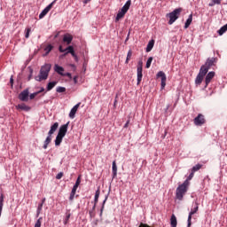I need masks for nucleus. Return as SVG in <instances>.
Returning a JSON list of instances; mask_svg holds the SVG:
<instances>
[{
    "instance_id": "nucleus-53",
    "label": "nucleus",
    "mask_w": 227,
    "mask_h": 227,
    "mask_svg": "<svg viewBox=\"0 0 227 227\" xmlns=\"http://www.w3.org/2000/svg\"><path fill=\"white\" fill-rule=\"evenodd\" d=\"M138 67H141V68L143 69V61L138 62Z\"/></svg>"
},
{
    "instance_id": "nucleus-45",
    "label": "nucleus",
    "mask_w": 227,
    "mask_h": 227,
    "mask_svg": "<svg viewBox=\"0 0 227 227\" xmlns=\"http://www.w3.org/2000/svg\"><path fill=\"white\" fill-rule=\"evenodd\" d=\"M36 95H38V93H37V92L33 93V94H30V96H29L30 100H33V98H35V97H36Z\"/></svg>"
},
{
    "instance_id": "nucleus-29",
    "label": "nucleus",
    "mask_w": 227,
    "mask_h": 227,
    "mask_svg": "<svg viewBox=\"0 0 227 227\" xmlns=\"http://www.w3.org/2000/svg\"><path fill=\"white\" fill-rule=\"evenodd\" d=\"M98 198H100V190H97L95 193V198H94L95 207H97V203H98Z\"/></svg>"
},
{
    "instance_id": "nucleus-30",
    "label": "nucleus",
    "mask_w": 227,
    "mask_h": 227,
    "mask_svg": "<svg viewBox=\"0 0 227 227\" xmlns=\"http://www.w3.org/2000/svg\"><path fill=\"white\" fill-rule=\"evenodd\" d=\"M201 168H203V165H201V164H197V165H195V166L192 167V171L193 173H196V171H200V169Z\"/></svg>"
},
{
    "instance_id": "nucleus-8",
    "label": "nucleus",
    "mask_w": 227,
    "mask_h": 227,
    "mask_svg": "<svg viewBox=\"0 0 227 227\" xmlns=\"http://www.w3.org/2000/svg\"><path fill=\"white\" fill-rule=\"evenodd\" d=\"M54 4H56V0L51 2L45 9L43 10V12L39 14V19H43V17H45V15H47V13L52 10V6H54Z\"/></svg>"
},
{
    "instance_id": "nucleus-38",
    "label": "nucleus",
    "mask_w": 227,
    "mask_h": 227,
    "mask_svg": "<svg viewBox=\"0 0 227 227\" xmlns=\"http://www.w3.org/2000/svg\"><path fill=\"white\" fill-rule=\"evenodd\" d=\"M70 216H71L70 213L66 214V218L64 220V224H67L68 223V221L70 220Z\"/></svg>"
},
{
    "instance_id": "nucleus-34",
    "label": "nucleus",
    "mask_w": 227,
    "mask_h": 227,
    "mask_svg": "<svg viewBox=\"0 0 227 227\" xmlns=\"http://www.w3.org/2000/svg\"><path fill=\"white\" fill-rule=\"evenodd\" d=\"M74 51V46H68L66 48V52L64 53V56H67V54H70V52Z\"/></svg>"
},
{
    "instance_id": "nucleus-18",
    "label": "nucleus",
    "mask_w": 227,
    "mask_h": 227,
    "mask_svg": "<svg viewBox=\"0 0 227 227\" xmlns=\"http://www.w3.org/2000/svg\"><path fill=\"white\" fill-rule=\"evenodd\" d=\"M208 70H210L209 67H206L205 65H203L200 69V75H202L203 77H205L207 75V74L208 73Z\"/></svg>"
},
{
    "instance_id": "nucleus-43",
    "label": "nucleus",
    "mask_w": 227,
    "mask_h": 227,
    "mask_svg": "<svg viewBox=\"0 0 227 227\" xmlns=\"http://www.w3.org/2000/svg\"><path fill=\"white\" fill-rule=\"evenodd\" d=\"M29 33H31V28L26 29L25 38H29Z\"/></svg>"
},
{
    "instance_id": "nucleus-13",
    "label": "nucleus",
    "mask_w": 227,
    "mask_h": 227,
    "mask_svg": "<svg viewBox=\"0 0 227 227\" xmlns=\"http://www.w3.org/2000/svg\"><path fill=\"white\" fill-rule=\"evenodd\" d=\"M157 77H160L161 78V90H164V88H166V74L162 71L158 72L157 74Z\"/></svg>"
},
{
    "instance_id": "nucleus-24",
    "label": "nucleus",
    "mask_w": 227,
    "mask_h": 227,
    "mask_svg": "<svg viewBox=\"0 0 227 227\" xmlns=\"http://www.w3.org/2000/svg\"><path fill=\"white\" fill-rule=\"evenodd\" d=\"M170 224H171V227H176V224H178V222L176 221V216L175 215H171Z\"/></svg>"
},
{
    "instance_id": "nucleus-35",
    "label": "nucleus",
    "mask_w": 227,
    "mask_h": 227,
    "mask_svg": "<svg viewBox=\"0 0 227 227\" xmlns=\"http://www.w3.org/2000/svg\"><path fill=\"white\" fill-rule=\"evenodd\" d=\"M222 0H212L208 6H215V4H221Z\"/></svg>"
},
{
    "instance_id": "nucleus-16",
    "label": "nucleus",
    "mask_w": 227,
    "mask_h": 227,
    "mask_svg": "<svg viewBox=\"0 0 227 227\" xmlns=\"http://www.w3.org/2000/svg\"><path fill=\"white\" fill-rule=\"evenodd\" d=\"M81 106V103L76 104L70 111L69 113V118H75V113H77V109Z\"/></svg>"
},
{
    "instance_id": "nucleus-42",
    "label": "nucleus",
    "mask_w": 227,
    "mask_h": 227,
    "mask_svg": "<svg viewBox=\"0 0 227 227\" xmlns=\"http://www.w3.org/2000/svg\"><path fill=\"white\" fill-rule=\"evenodd\" d=\"M192 178H194V172L192 170L191 174L188 176L186 181H190L192 180Z\"/></svg>"
},
{
    "instance_id": "nucleus-6",
    "label": "nucleus",
    "mask_w": 227,
    "mask_h": 227,
    "mask_svg": "<svg viewBox=\"0 0 227 227\" xmlns=\"http://www.w3.org/2000/svg\"><path fill=\"white\" fill-rule=\"evenodd\" d=\"M79 185H81V176H78L76 179V182L71 191L69 200L74 201V198H75V192H77V189L79 188Z\"/></svg>"
},
{
    "instance_id": "nucleus-49",
    "label": "nucleus",
    "mask_w": 227,
    "mask_h": 227,
    "mask_svg": "<svg viewBox=\"0 0 227 227\" xmlns=\"http://www.w3.org/2000/svg\"><path fill=\"white\" fill-rule=\"evenodd\" d=\"M43 91H45V89L43 87L41 88V90L39 91H37V95H39V93H43Z\"/></svg>"
},
{
    "instance_id": "nucleus-17",
    "label": "nucleus",
    "mask_w": 227,
    "mask_h": 227,
    "mask_svg": "<svg viewBox=\"0 0 227 227\" xmlns=\"http://www.w3.org/2000/svg\"><path fill=\"white\" fill-rule=\"evenodd\" d=\"M16 109L18 111H31V107L27 106L25 103L19 104L18 106H16Z\"/></svg>"
},
{
    "instance_id": "nucleus-56",
    "label": "nucleus",
    "mask_w": 227,
    "mask_h": 227,
    "mask_svg": "<svg viewBox=\"0 0 227 227\" xmlns=\"http://www.w3.org/2000/svg\"><path fill=\"white\" fill-rule=\"evenodd\" d=\"M90 1H91V0H84L85 4L90 3Z\"/></svg>"
},
{
    "instance_id": "nucleus-4",
    "label": "nucleus",
    "mask_w": 227,
    "mask_h": 227,
    "mask_svg": "<svg viewBox=\"0 0 227 227\" xmlns=\"http://www.w3.org/2000/svg\"><path fill=\"white\" fill-rule=\"evenodd\" d=\"M130 4H132V0H128L126 4L122 6V8L118 12L117 16L115 18L116 22H118L121 19L125 17V14L130 9Z\"/></svg>"
},
{
    "instance_id": "nucleus-51",
    "label": "nucleus",
    "mask_w": 227,
    "mask_h": 227,
    "mask_svg": "<svg viewBox=\"0 0 227 227\" xmlns=\"http://www.w3.org/2000/svg\"><path fill=\"white\" fill-rule=\"evenodd\" d=\"M129 123H130V121H127V122L124 125V129H127L129 127Z\"/></svg>"
},
{
    "instance_id": "nucleus-7",
    "label": "nucleus",
    "mask_w": 227,
    "mask_h": 227,
    "mask_svg": "<svg viewBox=\"0 0 227 227\" xmlns=\"http://www.w3.org/2000/svg\"><path fill=\"white\" fill-rule=\"evenodd\" d=\"M193 122L197 127H201V125H205L207 120H205V115L199 114L198 116L194 118Z\"/></svg>"
},
{
    "instance_id": "nucleus-54",
    "label": "nucleus",
    "mask_w": 227,
    "mask_h": 227,
    "mask_svg": "<svg viewBox=\"0 0 227 227\" xmlns=\"http://www.w3.org/2000/svg\"><path fill=\"white\" fill-rule=\"evenodd\" d=\"M66 75H67V77H69V78L72 77V74H70V73L66 74Z\"/></svg>"
},
{
    "instance_id": "nucleus-10",
    "label": "nucleus",
    "mask_w": 227,
    "mask_h": 227,
    "mask_svg": "<svg viewBox=\"0 0 227 227\" xmlns=\"http://www.w3.org/2000/svg\"><path fill=\"white\" fill-rule=\"evenodd\" d=\"M199 208L200 207L198 206V203H195L194 208L191 210L188 215V227H191V225L192 224V215H194V214L198 212Z\"/></svg>"
},
{
    "instance_id": "nucleus-52",
    "label": "nucleus",
    "mask_w": 227,
    "mask_h": 227,
    "mask_svg": "<svg viewBox=\"0 0 227 227\" xmlns=\"http://www.w3.org/2000/svg\"><path fill=\"white\" fill-rule=\"evenodd\" d=\"M11 86H13V76L10 78Z\"/></svg>"
},
{
    "instance_id": "nucleus-23",
    "label": "nucleus",
    "mask_w": 227,
    "mask_h": 227,
    "mask_svg": "<svg viewBox=\"0 0 227 227\" xmlns=\"http://www.w3.org/2000/svg\"><path fill=\"white\" fill-rule=\"evenodd\" d=\"M192 23V14H190L184 24V29H187Z\"/></svg>"
},
{
    "instance_id": "nucleus-12",
    "label": "nucleus",
    "mask_w": 227,
    "mask_h": 227,
    "mask_svg": "<svg viewBox=\"0 0 227 227\" xmlns=\"http://www.w3.org/2000/svg\"><path fill=\"white\" fill-rule=\"evenodd\" d=\"M215 76V72H214V71H211L207 74L206 79H205V84H206L205 88L208 87V84H210V82H212V80L214 79Z\"/></svg>"
},
{
    "instance_id": "nucleus-26",
    "label": "nucleus",
    "mask_w": 227,
    "mask_h": 227,
    "mask_svg": "<svg viewBox=\"0 0 227 227\" xmlns=\"http://www.w3.org/2000/svg\"><path fill=\"white\" fill-rule=\"evenodd\" d=\"M204 78H205V76L199 74L195 79V84H198L200 86V84H201V82H203Z\"/></svg>"
},
{
    "instance_id": "nucleus-37",
    "label": "nucleus",
    "mask_w": 227,
    "mask_h": 227,
    "mask_svg": "<svg viewBox=\"0 0 227 227\" xmlns=\"http://www.w3.org/2000/svg\"><path fill=\"white\" fill-rule=\"evenodd\" d=\"M95 208H97V207L94 205L92 207V210L89 211L90 217H92V218L95 217Z\"/></svg>"
},
{
    "instance_id": "nucleus-50",
    "label": "nucleus",
    "mask_w": 227,
    "mask_h": 227,
    "mask_svg": "<svg viewBox=\"0 0 227 227\" xmlns=\"http://www.w3.org/2000/svg\"><path fill=\"white\" fill-rule=\"evenodd\" d=\"M139 227H150V225L141 223Z\"/></svg>"
},
{
    "instance_id": "nucleus-28",
    "label": "nucleus",
    "mask_w": 227,
    "mask_h": 227,
    "mask_svg": "<svg viewBox=\"0 0 227 227\" xmlns=\"http://www.w3.org/2000/svg\"><path fill=\"white\" fill-rule=\"evenodd\" d=\"M56 84H58V82H51L47 84V87H46V90L47 91H51V90H52Z\"/></svg>"
},
{
    "instance_id": "nucleus-22",
    "label": "nucleus",
    "mask_w": 227,
    "mask_h": 227,
    "mask_svg": "<svg viewBox=\"0 0 227 227\" xmlns=\"http://www.w3.org/2000/svg\"><path fill=\"white\" fill-rule=\"evenodd\" d=\"M112 171L113 178L116 177V176L118 175V167L116 166V161H113Z\"/></svg>"
},
{
    "instance_id": "nucleus-31",
    "label": "nucleus",
    "mask_w": 227,
    "mask_h": 227,
    "mask_svg": "<svg viewBox=\"0 0 227 227\" xmlns=\"http://www.w3.org/2000/svg\"><path fill=\"white\" fill-rule=\"evenodd\" d=\"M42 208H43V203H40L37 207V211H36V217L42 214Z\"/></svg>"
},
{
    "instance_id": "nucleus-57",
    "label": "nucleus",
    "mask_w": 227,
    "mask_h": 227,
    "mask_svg": "<svg viewBox=\"0 0 227 227\" xmlns=\"http://www.w3.org/2000/svg\"><path fill=\"white\" fill-rule=\"evenodd\" d=\"M167 109H169V106H167Z\"/></svg>"
},
{
    "instance_id": "nucleus-40",
    "label": "nucleus",
    "mask_w": 227,
    "mask_h": 227,
    "mask_svg": "<svg viewBox=\"0 0 227 227\" xmlns=\"http://www.w3.org/2000/svg\"><path fill=\"white\" fill-rule=\"evenodd\" d=\"M106 201H107V197L105 198L104 201H103V205L100 210V215H102L103 212H104V207L106 205Z\"/></svg>"
},
{
    "instance_id": "nucleus-32",
    "label": "nucleus",
    "mask_w": 227,
    "mask_h": 227,
    "mask_svg": "<svg viewBox=\"0 0 227 227\" xmlns=\"http://www.w3.org/2000/svg\"><path fill=\"white\" fill-rule=\"evenodd\" d=\"M131 58H132V50H129V51H128L125 63H126V64H129V61H130Z\"/></svg>"
},
{
    "instance_id": "nucleus-47",
    "label": "nucleus",
    "mask_w": 227,
    "mask_h": 227,
    "mask_svg": "<svg viewBox=\"0 0 227 227\" xmlns=\"http://www.w3.org/2000/svg\"><path fill=\"white\" fill-rule=\"evenodd\" d=\"M77 79H79V76H77V75L73 78L74 84H77Z\"/></svg>"
},
{
    "instance_id": "nucleus-21",
    "label": "nucleus",
    "mask_w": 227,
    "mask_h": 227,
    "mask_svg": "<svg viewBox=\"0 0 227 227\" xmlns=\"http://www.w3.org/2000/svg\"><path fill=\"white\" fill-rule=\"evenodd\" d=\"M3 207H4V193L0 194V217L3 213Z\"/></svg>"
},
{
    "instance_id": "nucleus-15",
    "label": "nucleus",
    "mask_w": 227,
    "mask_h": 227,
    "mask_svg": "<svg viewBox=\"0 0 227 227\" xmlns=\"http://www.w3.org/2000/svg\"><path fill=\"white\" fill-rule=\"evenodd\" d=\"M72 40H74V36L70 34H66L63 36V42L67 43V45H70L72 43Z\"/></svg>"
},
{
    "instance_id": "nucleus-20",
    "label": "nucleus",
    "mask_w": 227,
    "mask_h": 227,
    "mask_svg": "<svg viewBox=\"0 0 227 227\" xmlns=\"http://www.w3.org/2000/svg\"><path fill=\"white\" fill-rule=\"evenodd\" d=\"M214 63H215V58L207 59L204 66L210 68V67H214Z\"/></svg>"
},
{
    "instance_id": "nucleus-25",
    "label": "nucleus",
    "mask_w": 227,
    "mask_h": 227,
    "mask_svg": "<svg viewBox=\"0 0 227 227\" xmlns=\"http://www.w3.org/2000/svg\"><path fill=\"white\" fill-rule=\"evenodd\" d=\"M153 45H155V41L151 40L149 41L147 47H146V52H150L152 49H153Z\"/></svg>"
},
{
    "instance_id": "nucleus-36",
    "label": "nucleus",
    "mask_w": 227,
    "mask_h": 227,
    "mask_svg": "<svg viewBox=\"0 0 227 227\" xmlns=\"http://www.w3.org/2000/svg\"><path fill=\"white\" fill-rule=\"evenodd\" d=\"M56 91H57V93H65V91H67V88H65V87H57Z\"/></svg>"
},
{
    "instance_id": "nucleus-11",
    "label": "nucleus",
    "mask_w": 227,
    "mask_h": 227,
    "mask_svg": "<svg viewBox=\"0 0 227 227\" xmlns=\"http://www.w3.org/2000/svg\"><path fill=\"white\" fill-rule=\"evenodd\" d=\"M19 99L21 100V102H27V100H29V90H25L21 91L19 95Z\"/></svg>"
},
{
    "instance_id": "nucleus-5",
    "label": "nucleus",
    "mask_w": 227,
    "mask_h": 227,
    "mask_svg": "<svg viewBox=\"0 0 227 227\" xmlns=\"http://www.w3.org/2000/svg\"><path fill=\"white\" fill-rule=\"evenodd\" d=\"M182 13V8L175 9L172 12H169L167 14V17H168V24L171 26L179 17Z\"/></svg>"
},
{
    "instance_id": "nucleus-33",
    "label": "nucleus",
    "mask_w": 227,
    "mask_h": 227,
    "mask_svg": "<svg viewBox=\"0 0 227 227\" xmlns=\"http://www.w3.org/2000/svg\"><path fill=\"white\" fill-rule=\"evenodd\" d=\"M153 61V57H150L147 59L146 65H145V68H150V67H152V62Z\"/></svg>"
},
{
    "instance_id": "nucleus-46",
    "label": "nucleus",
    "mask_w": 227,
    "mask_h": 227,
    "mask_svg": "<svg viewBox=\"0 0 227 227\" xmlns=\"http://www.w3.org/2000/svg\"><path fill=\"white\" fill-rule=\"evenodd\" d=\"M59 52H67V50L63 49V46H61V45L59 47Z\"/></svg>"
},
{
    "instance_id": "nucleus-2",
    "label": "nucleus",
    "mask_w": 227,
    "mask_h": 227,
    "mask_svg": "<svg viewBox=\"0 0 227 227\" xmlns=\"http://www.w3.org/2000/svg\"><path fill=\"white\" fill-rule=\"evenodd\" d=\"M49 72H51V64H45L40 69L39 75L35 76V81L41 82V81H46L49 77Z\"/></svg>"
},
{
    "instance_id": "nucleus-19",
    "label": "nucleus",
    "mask_w": 227,
    "mask_h": 227,
    "mask_svg": "<svg viewBox=\"0 0 227 227\" xmlns=\"http://www.w3.org/2000/svg\"><path fill=\"white\" fill-rule=\"evenodd\" d=\"M54 70L59 75H65V74H63V72H65V68H63V67H61V66H59L58 64L55 65Z\"/></svg>"
},
{
    "instance_id": "nucleus-55",
    "label": "nucleus",
    "mask_w": 227,
    "mask_h": 227,
    "mask_svg": "<svg viewBox=\"0 0 227 227\" xmlns=\"http://www.w3.org/2000/svg\"><path fill=\"white\" fill-rule=\"evenodd\" d=\"M45 200H46V199L43 198V199L42 200V202H41V203H43H43H45Z\"/></svg>"
},
{
    "instance_id": "nucleus-1",
    "label": "nucleus",
    "mask_w": 227,
    "mask_h": 227,
    "mask_svg": "<svg viewBox=\"0 0 227 227\" xmlns=\"http://www.w3.org/2000/svg\"><path fill=\"white\" fill-rule=\"evenodd\" d=\"M189 182L184 181L182 184H179L178 187L176 190V198L179 201H182L184 200V196L187 193V191H189Z\"/></svg>"
},
{
    "instance_id": "nucleus-14",
    "label": "nucleus",
    "mask_w": 227,
    "mask_h": 227,
    "mask_svg": "<svg viewBox=\"0 0 227 227\" xmlns=\"http://www.w3.org/2000/svg\"><path fill=\"white\" fill-rule=\"evenodd\" d=\"M137 85L139 86V84H141V81H143V68L141 67V66H137Z\"/></svg>"
},
{
    "instance_id": "nucleus-9",
    "label": "nucleus",
    "mask_w": 227,
    "mask_h": 227,
    "mask_svg": "<svg viewBox=\"0 0 227 227\" xmlns=\"http://www.w3.org/2000/svg\"><path fill=\"white\" fill-rule=\"evenodd\" d=\"M68 125H70V122H67L66 124L60 126L58 136L65 137V136H67V132H68Z\"/></svg>"
},
{
    "instance_id": "nucleus-48",
    "label": "nucleus",
    "mask_w": 227,
    "mask_h": 227,
    "mask_svg": "<svg viewBox=\"0 0 227 227\" xmlns=\"http://www.w3.org/2000/svg\"><path fill=\"white\" fill-rule=\"evenodd\" d=\"M31 77H33V69H30V74L28 76V81H31Z\"/></svg>"
},
{
    "instance_id": "nucleus-27",
    "label": "nucleus",
    "mask_w": 227,
    "mask_h": 227,
    "mask_svg": "<svg viewBox=\"0 0 227 227\" xmlns=\"http://www.w3.org/2000/svg\"><path fill=\"white\" fill-rule=\"evenodd\" d=\"M63 137H61L60 135H57L56 139H55V146H59V145H61V143L63 141Z\"/></svg>"
},
{
    "instance_id": "nucleus-44",
    "label": "nucleus",
    "mask_w": 227,
    "mask_h": 227,
    "mask_svg": "<svg viewBox=\"0 0 227 227\" xmlns=\"http://www.w3.org/2000/svg\"><path fill=\"white\" fill-rule=\"evenodd\" d=\"M56 178H57V180H61V178H63V172L59 173V174L56 176Z\"/></svg>"
},
{
    "instance_id": "nucleus-3",
    "label": "nucleus",
    "mask_w": 227,
    "mask_h": 227,
    "mask_svg": "<svg viewBox=\"0 0 227 227\" xmlns=\"http://www.w3.org/2000/svg\"><path fill=\"white\" fill-rule=\"evenodd\" d=\"M59 127V122H55L53 125L51 126V129L48 132V136H47L46 139L44 140V144L43 146V148L44 150H47V147L49 146V145H51V142L52 141V134H54V132H56L58 130Z\"/></svg>"
},
{
    "instance_id": "nucleus-39",
    "label": "nucleus",
    "mask_w": 227,
    "mask_h": 227,
    "mask_svg": "<svg viewBox=\"0 0 227 227\" xmlns=\"http://www.w3.org/2000/svg\"><path fill=\"white\" fill-rule=\"evenodd\" d=\"M46 55L52 51V45L49 44L45 49H44Z\"/></svg>"
},
{
    "instance_id": "nucleus-41",
    "label": "nucleus",
    "mask_w": 227,
    "mask_h": 227,
    "mask_svg": "<svg viewBox=\"0 0 227 227\" xmlns=\"http://www.w3.org/2000/svg\"><path fill=\"white\" fill-rule=\"evenodd\" d=\"M69 54L73 56L75 61H79V59L77 58V54H75L74 51H71Z\"/></svg>"
}]
</instances>
